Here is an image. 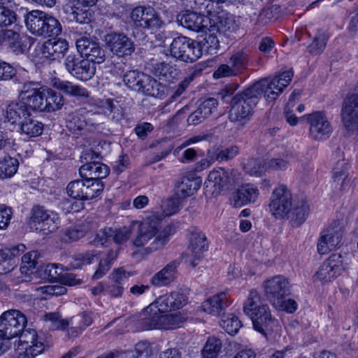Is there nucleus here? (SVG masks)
Masks as SVG:
<instances>
[{
  "mask_svg": "<svg viewBox=\"0 0 358 358\" xmlns=\"http://www.w3.org/2000/svg\"><path fill=\"white\" fill-rule=\"evenodd\" d=\"M292 70L284 71L273 78H264L234 95L231 101L229 119L243 124L250 120L262 94L268 102L275 100L293 78Z\"/></svg>",
  "mask_w": 358,
  "mask_h": 358,
  "instance_id": "1",
  "label": "nucleus"
},
{
  "mask_svg": "<svg viewBox=\"0 0 358 358\" xmlns=\"http://www.w3.org/2000/svg\"><path fill=\"white\" fill-rule=\"evenodd\" d=\"M162 220L156 215L150 216L142 222L134 221L132 226H136V234L132 244L136 248H143L153 238L149 247L145 248V252L150 254L162 248L169 241L170 236L175 234L173 226L167 225L162 229Z\"/></svg>",
  "mask_w": 358,
  "mask_h": 358,
  "instance_id": "2",
  "label": "nucleus"
},
{
  "mask_svg": "<svg viewBox=\"0 0 358 358\" xmlns=\"http://www.w3.org/2000/svg\"><path fill=\"white\" fill-rule=\"evenodd\" d=\"M243 312L252 320L255 331L266 336L273 330L277 320L272 316L269 306L262 301L256 290H251L243 304Z\"/></svg>",
  "mask_w": 358,
  "mask_h": 358,
  "instance_id": "3",
  "label": "nucleus"
},
{
  "mask_svg": "<svg viewBox=\"0 0 358 358\" xmlns=\"http://www.w3.org/2000/svg\"><path fill=\"white\" fill-rule=\"evenodd\" d=\"M24 21L27 29L37 36L56 37L62 31L60 22L42 10H33L29 12Z\"/></svg>",
  "mask_w": 358,
  "mask_h": 358,
  "instance_id": "4",
  "label": "nucleus"
},
{
  "mask_svg": "<svg viewBox=\"0 0 358 358\" xmlns=\"http://www.w3.org/2000/svg\"><path fill=\"white\" fill-rule=\"evenodd\" d=\"M106 48L112 55L122 63L132 58L136 50L133 40L123 32L111 31L104 36Z\"/></svg>",
  "mask_w": 358,
  "mask_h": 358,
  "instance_id": "5",
  "label": "nucleus"
},
{
  "mask_svg": "<svg viewBox=\"0 0 358 358\" xmlns=\"http://www.w3.org/2000/svg\"><path fill=\"white\" fill-rule=\"evenodd\" d=\"M169 50L171 57L186 63H192L201 57V48L197 41L182 35L173 39Z\"/></svg>",
  "mask_w": 358,
  "mask_h": 358,
  "instance_id": "6",
  "label": "nucleus"
},
{
  "mask_svg": "<svg viewBox=\"0 0 358 358\" xmlns=\"http://www.w3.org/2000/svg\"><path fill=\"white\" fill-rule=\"evenodd\" d=\"M66 71L76 80L86 82L96 73V66L80 53L68 55L64 62Z\"/></svg>",
  "mask_w": 358,
  "mask_h": 358,
  "instance_id": "7",
  "label": "nucleus"
},
{
  "mask_svg": "<svg viewBox=\"0 0 358 358\" xmlns=\"http://www.w3.org/2000/svg\"><path fill=\"white\" fill-rule=\"evenodd\" d=\"M130 19L134 26L143 29L157 31L164 23L152 6H138L131 9Z\"/></svg>",
  "mask_w": 358,
  "mask_h": 358,
  "instance_id": "8",
  "label": "nucleus"
},
{
  "mask_svg": "<svg viewBox=\"0 0 358 358\" xmlns=\"http://www.w3.org/2000/svg\"><path fill=\"white\" fill-rule=\"evenodd\" d=\"M27 322V317L21 311L6 310L0 316V335L8 340L17 337L25 328Z\"/></svg>",
  "mask_w": 358,
  "mask_h": 358,
  "instance_id": "9",
  "label": "nucleus"
},
{
  "mask_svg": "<svg viewBox=\"0 0 358 358\" xmlns=\"http://www.w3.org/2000/svg\"><path fill=\"white\" fill-rule=\"evenodd\" d=\"M264 294L273 306H280L281 299L291 294V285L286 278L279 275L268 279L263 284Z\"/></svg>",
  "mask_w": 358,
  "mask_h": 358,
  "instance_id": "10",
  "label": "nucleus"
},
{
  "mask_svg": "<svg viewBox=\"0 0 358 358\" xmlns=\"http://www.w3.org/2000/svg\"><path fill=\"white\" fill-rule=\"evenodd\" d=\"M45 86L39 82L26 81L23 83L20 98L31 111L44 112Z\"/></svg>",
  "mask_w": 358,
  "mask_h": 358,
  "instance_id": "11",
  "label": "nucleus"
},
{
  "mask_svg": "<svg viewBox=\"0 0 358 358\" xmlns=\"http://www.w3.org/2000/svg\"><path fill=\"white\" fill-rule=\"evenodd\" d=\"M292 203L290 191L285 185H280L272 193L269 210L276 219H282L292 209Z\"/></svg>",
  "mask_w": 358,
  "mask_h": 358,
  "instance_id": "12",
  "label": "nucleus"
},
{
  "mask_svg": "<svg viewBox=\"0 0 358 358\" xmlns=\"http://www.w3.org/2000/svg\"><path fill=\"white\" fill-rule=\"evenodd\" d=\"M309 124V135L315 141H324L332 133V127L322 111H316L303 116Z\"/></svg>",
  "mask_w": 358,
  "mask_h": 358,
  "instance_id": "13",
  "label": "nucleus"
},
{
  "mask_svg": "<svg viewBox=\"0 0 358 358\" xmlns=\"http://www.w3.org/2000/svg\"><path fill=\"white\" fill-rule=\"evenodd\" d=\"M343 270L342 256L334 253L320 265L315 277L322 282H331L339 276Z\"/></svg>",
  "mask_w": 358,
  "mask_h": 358,
  "instance_id": "14",
  "label": "nucleus"
},
{
  "mask_svg": "<svg viewBox=\"0 0 358 358\" xmlns=\"http://www.w3.org/2000/svg\"><path fill=\"white\" fill-rule=\"evenodd\" d=\"M177 21L185 28L196 31L206 32L210 24V17L190 10L180 12Z\"/></svg>",
  "mask_w": 358,
  "mask_h": 358,
  "instance_id": "15",
  "label": "nucleus"
},
{
  "mask_svg": "<svg viewBox=\"0 0 358 358\" xmlns=\"http://www.w3.org/2000/svg\"><path fill=\"white\" fill-rule=\"evenodd\" d=\"M76 45L78 52L86 59H90L95 66L105 61L106 52L99 42L83 36L76 40Z\"/></svg>",
  "mask_w": 358,
  "mask_h": 358,
  "instance_id": "16",
  "label": "nucleus"
},
{
  "mask_svg": "<svg viewBox=\"0 0 358 358\" xmlns=\"http://www.w3.org/2000/svg\"><path fill=\"white\" fill-rule=\"evenodd\" d=\"M188 298L183 293L173 292L158 297L148 308L152 310L157 308L160 313H164L181 308L187 303Z\"/></svg>",
  "mask_w": 358,
  "mask_h": 358,
  "instance_id": "17",
  "label": "nucleus"
},
{
  "mask_svg": "<svg viewBox=\"0 0 358 358\" xmlns=\"http://www.w3.org/2000/svg\"><path fill=\"white\" fill-rule=\"evenodd\" d=\"M341 115L343 125L348 131L358 130V94L345 98Z\"/></svg>",
  "mask_w": 358,
  "mask_h": 358,
  "instance_id": "18",
  "label": "nucleus"
},
{
  "mask_svg": "<svg viewBox=\"0 0 358 358\" xmlns=\"http://www.w3.org/2000/svg\"><path fill=\"white\" fill-rule=\"evenodd\" d=\"M208 248V243L206 235L200 230L194 229L191 232L189 249L192 252L188 262L192 267H195L202 258V252Z\"/></svg>",
  "mask_w": 358,
  "mask_h": 358,
  "instance_id": "19",
  "label": "nucleus"
},
{
  "mask_svg": "<svg viewBox=\"0 0 358 358\" xmlns=\"http://www.w3.org/2000/svg\"><path fill=\"white\" fill-rule=\"evenodd\" d=\"M39 257L40 254L35 250L27 252L22 256L20 268L22 275L17 278V283L28 282L31 280V275L41 268L38 262Z\"/></svg>",
  "mask_w": 358,
  "mask_h": 358,
  "instance_id": "20",
  "label": "nucleus"
},
{
  "mask_svg": "<svg viewBox=\"0 0 358 358\" xmlns=\"http://www.w3.org/2000/svg\"><path fill=\"white\" fill-rule=\"evenodd\" d=\"M30 115L31 111L20 98L18 101H13L7 105L5 120L10 124L19 126Z\"/></svg>",
  "mask_w": 358,
  "mask_h": 358,
  "instance_id": "21",
  "label": "nucleus"
},
{
  "mask_svg": "<svg viewBox=\"0 0 358 358\" xmlns=\"http://www.w3.org/2000/svg\"><path fill=\"white\" fill-rule=\"evenodd\" d=\"M142 322L147 329H171L178 327V317L173 314L155 313L152 316L143 318Z\"/></svg>",
  "mask_w": 358,
  "mask_h": 358,
  "instance_id": "22",
  "label": "nucleus"
},
{
  "mask_svg": "<svg viewBox=\"0 0 358 358\" xmlns=\"http://www.w3.org/2000/svg\"><path fill=\"white\" fill-rule=\"evenodd\" d=\"M69 49V43L65 39H49L41 47L42 57L49 60L63 58Z\"/></svg>",
  "mask_w": 358,
  "mask_h": 358,
  "instance_id": "23",
  "label": "nucleus"
},
{
  "mask_svg": "<svg viewBox=\"0 0 358 358\" xmlns=\"http://www.w3.org/2000/svg\"><path fill=\"white\" fill-rule=\"evenodd\" d=\"M180 261L173 260L162 269L155 273L150 279V283L155 287H161L170 285L177 278V268Z\"/></svg>",
  "mask_w": 358,
  "mask_h": 358,
  "instance_id": "24",
  "label": "nucleus"
},
{
  "mask_svg": "<svg viewBox=\"0 0 358 358\" xmlns=\"http://www.w3.org/2000/svg\"><path fill=\"white\" fill-rule=\"evenodd\" d=\"M349 164L345 159L338 161L334 169L332 187L335 194H339L350 186V178L348 174Z\"/></svg>",
  "mask_w": 358,
  "mask_h": 358,
  "instance_id": "25",
  "label": "nucleus"
},
{
  "mask_svg": "<svg viewBox=\"0 0 358 358\" xmlns=\"http://www.w3.org/2000/svg\"><path fill=\"white\" fill-rule=\"evenodd\" d=\"M51 84L54 88L71 96L78 99H87L90 96V92L86 88L68 80L55 78L52 79Z\"/></svg>",
  "mask_w": 358,
  "mask_h": 358,
  "instance_id": "26",
  "label": "nucleus"
},
{
  "mask_svg": "<svg viewBox=\"0 0 358 358\" xmlns=\"http://www.w3.org/2000/svg\"><path fill=\"white\" fill-rule=\"evenodd\" d=\"M99 161H94V163L83 164L79 169L82 178H87L94 180L101 181L110 173L109 167Z\"/></svg>",
  "mask_w": 358,
  "mask_h": 358,
  "instance_id": "27",
  "label": "nucleus"
},
{
  "mask_svg": "<svg viewBox=\"0 0 358 358\" xmlns=\"http://www.w3.org/2000/svg\"><path fill=\"white\" fill-rule=\"evenodd\" d=\"M229 296L226 292H220L206 300L203 304V310L213 315H220L229 306Z\"/></svg>",
  "mask_w": 358,
  "mask_h": 358,
  "instance_id": "28",
  "label": "nucleus"
},
{
  "mask_svg": "<svg viewBox=\"0 0 358 358\" xmlns=\"http://www.w3.org/2000/svg\"><path fill=\"white\" fill-rule=\"evenodd\" d=\"M83 7L74 6L71 8V12L68 13V19L71 22H75L80 24H85L84 33L90 34L92 31V27L90 23L92 20L93 12L85 5Z\"/></svg>",
  "mask_w": 358,
  "mask_h": 358,
  "instance_id": "29",
  "label": "nucleus"
},
{
  "mask_svg": "<svg viewBox=\"0 0 358 358\" xmlns=\"http://www.w3.org/2000/svg\"><path fill=\"white\" fill-rule=\"evenodd\" d=\"M310 208L306 200L301 199L292 203V209L287 216L292 227H299L307 219Z\"/></svg>",
  "mask_w": 358,
  "mask_h": 358,
  "instance_id": "30",
  "label": "nucleus"
},
{
  "mask_svg": "<svg viewBox=\"0 0 358 358\" xmlns=\"http://www.w3.org/2000/svg\"><path fill=\"white\" fill-rule=\"evenodd\" d=\"M210 16L212 17H210V24H208V30L221 33L234 29L235 20L233 15L224 12L217 15L215 12Z\"/></svg>",
  "mask_w": 358,
  "mask_h": 358,
  "instance_id": "31",
  "label": "nucleus"
},
{
  "mask_svg": "<svg viewBox=\"0 0 358 358\" xmlns=\"http://www.w3.org/2000/svg\"><path fill=\"white\" fill-rule=\"evenodd\" d=\"M6 43L9 49L16 55L24 53L27 45L18 32L14 29L0 33V43Z\"/></svg>",
  "mask_w": 358,
  "mask_h": 358,
  "instance_id": "32",
  "label": "nucleus"
},
{
  "mask_svg": "<svg viewBox=\"0 0 358 358\" xmlns=\"http://www.w3.org/2000/svg\"><path fill=\"white\" fill-rule=\"evenodd\" d=\"M259 194V189L256 185L251 183L243 184L236 190L235 204L241 206L249 203H254Z\"/></svg>",
  "mask_w": 358,
  "mask_h": 358,
  "instance_id": "33",
  "label": "nucleus"
},
{
  "mask_svg": "<svg viewBox=\"0 0 358 358\" xmlns=\"http://www.w3.org/2000/svg\"><path fill=\"white\" fill-rule=\"evenodd\" d=\"M208 180L218 191L229 189L234 185L233 179L224 169L211 171L208 174Z\"/></svg>",
  "mask_w": 358,
  "mask_h": 358,
  "instance_id": "34",
  "label": "nucleus"
},
{
  "mask_svg": "<svg viewBox=\"0 0 358 358\" xmlns=\"http://www.w3.org/2000/svg\"><path fill=\"white\" fill-rule=\"evenodd\" d=\"M140 91L144 95L162 98L165 94V85L148 75L142 76Z\"/></svg>",
  "mask_w": 358,
  "mask_h": 358,
  "instance_id": "35",
  "label": "nucleus"
},
{
  "mask_svg": "<svg viewBox=\"0 0 358 358\" xmlns=\"http://www.w3.org/2000/svg\"><path fill=\"white\" fill-rule=\"evenodd\" d=\"M44 112H54L60 110L64 104V98L60 93L45 86Z\"/></svg>",
  "mask_w": 358,
  "mask_h": 358,
  "instance_id": "36",
  "label": "nucleus"
},
{
  "mask_svg": "<svg viewBox=\"0 0 358 358\" xmlns=\"http://www.w3.org/2000/svg\"><path fill=\"white\" fill-rule=\"evenodd\" d=\"M200 187L199 178L182 177L176 185V194L178 197L185 198L192 195Z\"/></svg>",
  "mask_w": 358,
  "mask_h": 358,
  "instance_id": "37",
  "label": "nucleus"
},
{
  "mask_svg": "<svg viewBox=\"0 0 358 358\" xmlns=\"http://www.w3.org/2000/svg\"><path fill=\"white\" fill-rule=\"evenodd\" d=\"M152 73L159 80L171 82L176 79L179 75V71L170 64L159 62L153 65Z\"/></svg>",
  "mask_w": 358,
  "mask_h": 358,
  "instance_id": "38",
  "label": "nucleus"
},
{
  "mask_svg": "<svg viewBox=\"0 0 358 358\" xmlns=\"http://www.w3.org/2000/svg\"><path fill=\"white\" fill-rule=\"evenodd\" d=\"M17 131L28 138L37 137L43 133V124L36 120L31 114L18 126Z\"/></svg>",
  "mask_w": 358,
  "mask_h": 358,
  "instance_id": "39",
  "label": "nucleus"
},
{
  "mask_svg": "<svg viewBox=\"0 0 358 358\" xmlns=\"http://www.w3.org/2000/svg\"><path fill=\"white\" fill-rule=\"evenodd\" d=\"M87 114L80 108L69 113L66 116V127L73 132L85 130Z\"/></svg>",
  "mask_w": 358,
  "mask_h": 358,
  "instance_id": "40",
  "label": "nucleus"
},
{
  "mask_svg": "<svg viewBox=\"0 0 358 358\" xmlns=\"http://www.w3.org/2000/svg\"><path fill=\"white\" fill-rule=\"evenodd\" d=\"M343 234V227L338 221H334L321 233V236L325 238L333 249H335L341 243Z\"/></svg>",
  "mask_w": 358,
  "mask_h": 358,
  "instance_id": "41",
  "label": "nucleus"
},
{
  "mask_svg": "<svg viewBox=\"0 0 358 358\" xmlns=\"http://www.w3.org/2000/svg\"><path fill=\"white\" fill-rule=\"evenodd\" d=\"M101 107L104 115H107L113 122L118 123L124 117V108L113 99H108L102 101Z\"/></svg>",
  "mask_w": 358,
  "mask_h": 358,
  "instance_id": "42",
  "label": "nucleus"
},
{
  "mask_svg": "<svg viewBox=\"0 0 358 358\" xmlns=\"http://www.w3.org/2000/svg\"><path fill=\"white\" fill-rule=\"evenodd\" d=\"M17 20L15 11L4 6H0V33L14 29Z\"/></svg>",
  "mask_w": 358,
  "mask_h": 358,
  "instance_id": "43",
  "label": "nucleus"
},
{
  "mask_svg": "<svg viewBox=\"0 0 358 358\" xmlns=\"http://www.w3.org/2000/svg\"><path fill=\"white\" fill-rule=\"evenodd\" d=\"M215 32L216 31L207 30L205 38L202 41H197L201 48V57L203 51L208 54H213L216 53V50L220 48V42Z\"/></svg>",
  "mask_w": 358,
  "mask_h": 358,
  "instance_id": "44",
  "label": "nucleus"
},
{
  "mask_svg": "<svg viewBox=\"0 0 358 358\" xmlns=\"http://www.w3.org/2000/svg\"><path fill=\"white\" fill-rule=\"evenodd\" d=\"M50 210H46L44 207L35 206L31 210V215L29 224L30 227L38 232L41 230L42 224L45 221Z\"/></svg>",
  "mask_w": 358,
  "mask_h": 358,
  "instance_id": "45",
  "label": "nucleus"
},
{
  "mask_svg": "<svg viewBox=\"0 0 358 358\" xmlns=\"http://www.w3.org/2000/svg\"><path fill=\"white\" fill-rule=\"evenodd\" d=\"M19 162L16 158L10 156L4 157L0 162V177L7 178L13 176L18 169Z\"/></svg>",
  "mask_w": 358,
  "mask_h": 358,
  "instance_id": "46",
  "label": "nucleus"
},
{
  "mask_svg": "<svg viewBox=\"0 0 358 358\" xmlns=\"http://www.w3.org/2000/svg\"><path fill=\"white\" fill-rule=\"evenodd\" d=\"M85 179L84 201L92 199L102 193L105 186L102 181Z\"/></svg>",
  "mask_w": 358,
  "mask_h": 358,
  "instance_id": "47",
  "label": "nucleus"
},
{
  "mask_svg": "<svg viewBox=\"0 0 358 358\" xmlns=\"http://www.w3.org/2000/svg\"><path fill=\"white\" fill-rule=\"evenodd\" d=\"M222 346V343L220 339L215 337L208 338L201 351L203 358H217Z\"/></svg>",
  "mask_w": 358,
  "mask_h": 358,
  "instance_id": "48",
  "label": "nucleus"
},
{
  "mask_svg": "<svg viewBox=\"0 0 358 358\" xmlns=\"http://www.w3.org/2000/svg\"><path fill=\"white\" fill-rule=\"evenodd\" d=\"M249 62L248 54L243 50L234 53L229 59V64L238 74L247 69Z\"/></svg>",
  "mask_w": 358,
  "mask_h": 358,
  "instance_id": "49",
  "label": "nucleus"
},
{
  "mask_svg": "<svg viewBox=\"0 0 358 358\" xmlns=\"http://www.w3.org/2000/svg\"><path fill=\"white\" fill-rule=\"evenodd\" d=\"M328 39V36L324 32L317 33L312 43L307 48L308 52L313 55H320L326 48Z\"/></svg>",
  "mask_w": 358,
  "mask_h": 358,
  "instance_id": "50",
  "label": "nucleus"
},
{
  "mask_svg": "<svg viewBox=\"0 0 358 358\" xmlns=\"http://www.w3.org/2000/svg\"><path fill=\"white\" fill-rule=\"evenodd\" d=\"M99 255L98 251L92 250L75 255L69 264L73 268H80L83 265L90 264Z\"/></svg>",
  "mask_w": 358,
  "mask_h": 358,
  "instance_id": "51",
  "label": "nucleus"
},
{
  "mask_svg": "<svg viewBox=\"0 0 358 358\" xmlns=\"http://www.w3.org/2000/svg\"><path fill=\"white\" fill-rule=\"evenodd\" d=\"M87 231V229L82 225H76L62 231L61 238L65 243L77 241L84 237Z\"/></svg>",
  "mask_w": 358,
  "mask_h": 358,
  "instance_id": "52",
  "label": "nucleus"
},
{
  "mask_svg": "<svg viewBox=\"0 0 358 358\" xmlns=\"http://www.w3.org/2000/svg\"><path fill=\"white\" fill-rule=\"evenodd\" d=\"M106 127L100 120V115L98 113H87L86 118L85 131L88 132L105 133Z\"/></svg>",
  "mask_w": 358,
  "mask_h": 358,
  "instance_id": "53",
  "label": "nucleus"
},
{
  "mask_svg": "<svg viewBox=\"0 0 358 358\" xmlns=\"http://www.w3.org/2000/svg\"><path fill=\"white\" fill-rule=\"evenodd\" d=\"M43 320L50 323L49 327L52 330H64L69 326V322L62 319V315L59 312L45 313L43 316Z\"/></svg>",
  "mask_w": 358,
  "mask_h": 358,
  "instance_id": "54",
  "label": "nucleus"
},
{
  "mask_svg": "<svg viewBox=\"0 0 358 358\" xmlns=\"http://www.w3.org/2000/svg\"><path fill=\"white\" fill-rule=\"evenodd\" d=\"M59 226L60 218L58 214L50 210L45 221L42 224L41 230L38 232L47 235L57 231Z\"/></svg>",
  "mask_w": 358,
  "mask_h": 358,
  "instance_id": "55",
  "label": "nucleus"
},
{
  "mask_svg": "<svg viewBox=\"0 0 358 358\" xmlns=\"http://www.w3.org/2000/svg\"><path fill=\"white\" fill-rule=\"evenodd\" d=\"M18 336L20 337L19 345H21L22 349L25 350L26 348H30L34 345H43V343L38 341V336L34 329H24Z\"/></svg>",
  "mask_w": 358,
  "mask_h": 358,
  "instance_id": "56",
  "label": "nucleus"
},
{
  "mask_svg": "<svg viewBox=\"0 0 358 358\" xmlns=\"http://www.w3.org/2000/svg\"><path fill=\"white\" fill-rule=\"evenodd\" d=\"M144 73H140L138 71H129L124 75L123 81L131 90L136 92L140 91V86L143 80L142 76H144Z\"/></svg>",
  "mask_w": 358,
  "mask_h": 358,
  "instance_id": "57",
  "label": "nucleus"
},
{
  "mask_svg": "<svg viewBox=\"0 0 358 358\" xmlns=\"http://www.w3.org/2000/svg\"><path fill=\"white\" fill-rule=\"evenodd\" d=\"M85 179L71 181L66 187V191L71 198L84 201Z\"/></svg>",
  "mask_w": 358,
  "mask_h": 358,
  "instance_id": "58",
  "label": "nucleus"
},
{
  "mask_svg": "<svg viewBox=\"0 0 358 358\" xmlns=\"http://www.w3.org/2000/svg\"><path fill=\"white\" fill-rule=\"evenodd\" d=\"M220 326L229 334L234 335L238 331L242 324L238 317L234 314H229L221 320Z\"/></svg>",
  "mask_w": 358,
  "mask_h": 358,
  "instance_id": "59",
  "label": "nucleus"
},
{
  "mask_svg": "<svg viewBox=\"0 0 358 358\" xmlns=\"http://www.w3.org/2000/svg\"><path fill=\"white\" fill-rule=\"evenodd\" d=\"M217 106V100L210 97L203 101L201 100L196 107L207 119L216 110Z\"/></svg>",
  "mask_w": 358,
  "mask_h": 358,
  "instance_id": "60",
  "label": "nucleus"
},
{
  "mask_svg": "<svg viewBox=\"0 0 358 358\" xmlns=\"http://www.w3.org/2000/svg\"><path fill=\"white\" fill-rule=\"evenodd\" d=\"M189 6L193 9L200 10L201 11L203 9V14L206 13L210 16L215 13L213 10V3H211L210 0H190Z\"/></svg>",
  "mask_w": 358,
  "mask_h": 358,
  "instance_id": "61",
  "label": "nucleus"
},
{
  "mask_svg": "<svg viewBox=\"0 0 358 358\" xmlns=\"http://www.w3.org/2000/svg\"><path fill=\"white\" fill-rule=\"evenodd\" d=\"M131 235V227H123L119 229H113V241L117 244H122L129 239Z\"/></svg>",
  "mask_w": 358,
  "mask_h": 358,
  "instance_id": "62",
  "label": "nucleus"
},
{
  "mask_svg": "<svg viewBox=\"0 0 358 358\" xmlns=\"http://www.w3.org/2000/svg\"><path fill=\"white\" fill-rule=\"evenodd\" d=\"M180 199L178 197H171L166 200L162 204L163 213L166 216L176 214L180 209Z\"/></svg>",
  "mask_w": 358,
  "mask_h": 358,
  "instance_id": "63",
  "label": "nucleus"
},
{
  "mask_svg": "<svg viewBox=\"0 0 358 358\" xmlns=\"http://www.w3.org/2000/svg\"><path fill=\"white\" fill-rule=\"evenodd\" d=\"M13 217V210L5 205L0 206V230L6 229Z\"/></svg>",
  "mask_w": 358,
  "mask_h": 358,
  "instance_id": "64",
  "label": "nucleus"
}]
</instances>
